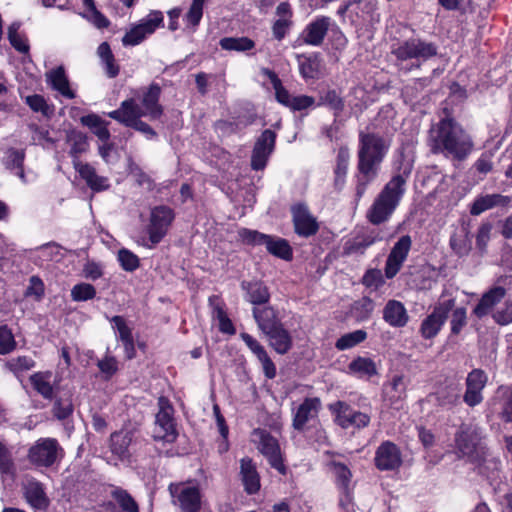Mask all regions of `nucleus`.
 <instances>
[{"instance_id": "1", "label": "nucleus", "mask_w": 512, "mask_h": 512, "mask_svg": "<svg viewBox=\"0 0 512 512\" xmlns=\"http://www.w3.org/2000/svg\"><path fill=\"white\" fill-rule=\"evenodd\" d=\"M429 146L433 154H442L457 161L465 160L473 150L470 135L453 118H443L429 131Z\"/></svg>"}, {"instance_id": "2", "label": "nucleus", "mask_w": 512, "mask_h": 512, "mask_svg": "<svg viewBox=\"0 0 512 512\" xmlns=\"http://www.w3.org/2000/svg\"><path fill=\"white\" fill-rule=\"evenodd\" d=\"M389 146V142L377 133L363 131L359 133L358 175L355 188L357 200L364 196L368 186L378 176L380 165Z\"/></svg>"}, {"instance_id": "3", "label": "nucleus", "mask_w": 512, "mask_h": 512, "mask_svg": "<svg viewBox=\"0 0 512 512\" xmlns=\"http://www.w3.org/2000/svg\"><path fill=\"white\" fill-rule=\"evenodd\" d=\"M481 428L463 424L455 434L456 449L460 457L475 464L481 473L498 470L500 461L493 457L484 443Z\"/></svg>"}, {"instance_id": "4", "label": "nucleus", "mask_w": 512, "mask_h": 512, "mask_svg": "<svg viewBox=\"0 0 512 512\" xmlns=\"http://www.w3.org/2000/svg\"><path fill=\"white\" fill-rule=\"evenodd\" d=\"M409 171L398 173L384 185L366 212V218L372 225L387 222L399 206L409 178Z\"/></svg>"}, {"instance_id": "5", "label": "nucleus", "mask_w": 512, "mask_h": 512, "mask_svg": "<svg viewBox=\"0 0 512 512\" xmlns=\"http://www.w3.org/2000/svg\"><path fill=\"white\" fill-rule=\"evenodd\" d=\"M107 115L124 126L131 127L141 132L148 139H152L157 136L154 129L141 120V117L146 115L142 112L141 107L133 98L124 100L121 102L118 109L109 112Z\"/></svg>"}, {"instance_id": "6", "label": "nucleus", "mask_w": 512, "mask_h": 512, "mask_svg": "<svg viewBox=\"0 0 512 512\" xmlns=\"http://www.w3.org/2000/svg\"><path fill=\"white\" fill-rule=\"evenodd\" d=\"M437 51L438 47L434 43L424 41L420 38H411L401 42L392 50V54L398 61L411 59L426 61L437 55Z\"/></svg>"}, {"instance_id": "7", "label": "nucleus", "mask_w": 512, "mask_h": 512, "mask_svg": "<svg viewBox=\"0 0 512 512\" xmlns=\"http://www.w3.org/2000/svg\"><path fill=\"white\" fill-rule=\"evenodd\" d=\"M168 491L181 512H199L201 509V493L197 485L190 483H171Z\"/></svg>"}, {"instance_id": "8", "label": "nucleus", "mask_w": 512, "mask_h": 512, "mask_svg": "<svg viewBox=\"0 0 512 512\" xmlns=\"http://www.w3.org/2000/svg\"><path fill=\"white\" fill-rule=\"evenodd\" d=\"M159 411L156 414L153 437L168 443L175 441L177 432L173 418V407L166 397L158 399Z\"/></svg>"}, {"instance_id": "9", "label": "nucleus", "mask_w": 512, "mask_h": 512, "mask_svg": "<svg viewBox=\"0 0 512 512\" xmlns=\"http://www.w3.org/2000/svg\"><path fill=\"white\" fill-rule=\"evenodd\" d=\"M253 437L254 442L257 443L258 450L267 458L271 467L281 474H285L286 468L283 464L277 439L264 429H255L253 431Z\"/></svg>"}, {"instance_id": "10", "label": "nucleus", "mask_w": 512, "mask_h": 512, "mask_svg": "<svg viewBox=\"0 0 512 512\" xmlns=\"http://www.w3.org/2000/svg\"><path fill=\"white\" fill-rule=\"evenodd\" d=\"M330 411L335 415V422L342 428L357 429L365 428L370 423V416L366 413L356 411L343 401H336L329 406Z\"/></svg>"}, {"instance_id": "11", "label": "nucleus", "mask_w": 512, "mask_h": 512, "mask_svg": "<svg viewBox=\"0 0 512 512\" xmlns=\"http://www.w3.org/2000/svg\"><path fill=\"white\" fill-rule=\"evenodd\" d=\"M56 439L43 438L36 442L29 450V459L38 466H52L62 453Z\"/></svg>"}, {"instance_id": "12", "label": "nucleus", "mask_w": 512, "mask_h": 512, "mask_svg": "<svg viewBox=\"0 0 512 512\" xmlns=\"http://www.w3.org/2000/svg\"><path fill=\"white\" fill-rule=\"evenodd\" d=\"M454 306L455 300L448 299L434 307L433 312L421 324V334L425 339H431L438 334Z\"/></svg>"}, {"instance_id": "13", "label": "nucleus", "mask_w": 512, "mask_h": 512, "mask_svg": "<svg viewBox=\"0 0 512 512\" xmlns=\"http://www.w3.org/2000/svg\"><path fill=\"white\" fill-rule=\"evenodd\" d=\"M276 141V133L270 129L264 130L257 138L251 156V168L262 170L265 168L269 156L272 154Z\"/></svg>"}, {"instance_id": "14", "label": "nucleus", "mask_w": 512, "mask_h": 512, "mask_svg": "<svg viewBox=\"0 0 512 512\" xmlns=\"http://www.w3.org/2000/svg\"><path fill=\"white\" fill-rule=\"evenodd\" d=\"M411 246L412 239L409 235L401 236L394 244L385 263L384 271L387 279H392L400 271L408 257Z\"/></svg>"}, {"instance_id": "15", "label": "nucleus", "mask_w": 512, "mask_h": 512, "mask_svg": "<svg viewBox=\"0 0 512 512\" xmlns=\"http://www.w3.org/2000/svg\"><path fill=\"white\" fill-rule=\"evenodd\" d=\"M163 22V15L160 11H152L140 24L127 32L122 42L125 46H134L142 42L147 35L152 34Z\"/></svg>"}, {"instance_id": "16", "label": "nucleus", "mask_w": 512, "mask_h": 512, "mask_svg": "<svg viewBox=\"0 0 512 512\" xmlns=\"http://www.w3.org/2000/svg\"><path fill=\"white\" fill-rule=\"evenodd\" d=\"M383 240L384 236L382 230L376 228H364L345 243L344 253L347 255L356 253L364 254L369 247Z\"/></svg>"}, {"instance_id": "17", "label": "nucleus", "mask_w": 512, "mask_h": 512, "mask_svg": "<svg viewBox=\"0 0 512 512\" xmlns=\"http://www.w3.org/2000/svg\"><path fill=\"white\" fill-rule=\"evenodd\" d=\"M173 218V211L169 207L158 206L152 210L148 227L149 239L152 244H157L162 240Z\"/></svg>"}, {"instance_id": "18", "label": "nucleus", "mask_w": 512, "mask_h": 512, "mask_svg": "<svg viewBox=\"0 0 512 512\" xmlns=\"http://www.w3.org/2000/svg\"><path fill=\"white\" fill-rule=\"evenodd\" d=\"M487 381V374L481 369H473L468 373L463 400L469 407H475L483 401L482 391Z\"/></svg>"}, {"instance_id": "19", "label": "nucleus", "mask_w": 512, "mask_h": 512, "mask_svg": "<svg viewBox=\"0 0 512 512\" xmlns=\"http://www.w3.org/2000/svg\"><path fill=\"white\" fill-rule=\"evenodd\" d=\"M295 232L302 237L315 235L319 229L316 218L304 204H296L291 209Z\"/></svg>"}, {"instance_id": "20", "label": "nucleus", "mask_w": 512, "mask_h": 512, "mask_svg": "<svg viewBox=\"0 0 512 512\" xmlns=\"http://www.w3.org/2000/svg\"><path fill=\"white\" fill-rule=\"evenodd\" d=\"M401 454L398 447L386 441L382 443L375 454V465L379 470H393L401 465Z\"/></svg>"}, {"instance_id": "21", "label": "nucleus", "mask_w": 512, "mask_h": 512, "mask_svg": "<svg viewBox=\"0 0 512 512\" xmlns=\"http://www.w3.org/2000/svg\"><path fill=\"white\" fill-rule=\"evenodd\" d=\"M240 337L261 363L264 375L268 379L275 378L276 366L267 354L265 348L248 333H241Z\"/></svg>"}, {"instance_id": "22", "label": "nucleus", "mask_w": 512, "mask_h": 512, "mask_svg": "<svg viewBox=\"0 0 512 512\" xmlns=\"http://www.w3.org/2000/svg\"><path fill=\"white\" fill-rule=\"evenodd\" d=\"M505 295L506 289L504 287H492L482 295L478 304L474 307L473 313L479 319L487 316L504 299Z\"/></svg>"}, {"instance_id": "23", "label": "nucleus", "mask_w": 512, "mask_h": 512, "mask_svg": "<svg viewBox=\"0 0 512 512\" xmlns=\"http://www.w3.org/2000/svg\"><path fill=\"white\" fill-rule=\"evenodd\" d=\"M320 408L319 398H306L296 410L292 422L293 428L302 431L309 420L317 417Z\"/></svg>"}, {"instance_id": "24", "label": "nucleus", "mask_w": 512, "mask_h": 512, "mask_svg": "<svg viewBox=\"0 0 512 512\" xmlns=\"http://www.w3.org/2000/svg\"><path fill=\"white\" fill-rule=\"evenodd\" d=\"M241 289L245 292V300L254 307L265 305L270 300L269 289L262 281H242Z\"/></svg>"}, {"instance_id": "25", "label": "nucleus", "mask_w": 512, "mask_h": 512, "mask_svg": "<svg viewBox=\"0 0 512 512\" xmlns=\"http://www.w3.org/2000/svg\"><path fill=\"white\" fill-rule=\"evenodd\" d=\"M330 27L329 17H318L312 21L302 33L304 43L312 46H320Z\"/></svg>"}, {"instance_id": "26", "label": "nucleus", "mask_w": 512, "mask_h": 512, "mask_svg": "<svg viewBox=\"0 0 512 512\" xmlns=\"http://www.w3.org/2000/svg\"><path fill=\"white\" fill-rule=\"evenodd\" d=\"M511 199L509 196L502 194H486L478 196L471 205L470 214L478 216L483 212L495 208L505 207L510 203Z\"/></svg>"}, {"instance_id": "27", "label": "nucleus", "mask_w": 512, "mask_h": 512, "mask_svg": "<svg viewBox=\"0 0 512 512\" xmlns=\"http://www.w3.org/2000/svg\"><path fill=\"white\" fill-rule=\"evenodd\" d=\"M24 497L26 501L35 509L44 510L49 505V499L46 496L42 483L37 480H28L24 486Z\"/></svg>"}, {"instance_id": "28", "label": "nucleus", "mask_w": 512, "mask_h": 512, "mask_svg": "<svg viewBox=\"0 0 512 512\" xmlns=\"http://www.w3.org/2000/svg\"><path fill=\"white\" fill-rule=\"evenodd\" d=\"M383 319L392 327H404L409 316L404 304L397 300H389L383 309Z\"/></svg>"}, {"instance_id": "29", "label": "nucleus", "mask_w": 512, "mask_h": 512, "mask_svg": "<svg viewBox=\"0 0 512 512\" xmlns=\"http://www.w3.org/2000/svg\"><path fill=\"white\" fill-rule=\"evenodd\" d=\"M160 94V87L157 84H151L142 98V112L152 120L159 119L163 114V107L159 104Z\"/></svg>"}, {"instance_id": "30", "label": "nucleus", "mask_w": 512, "mask_h": 512, "mask_svg": "<svg viewBox=\"0 0 512 512\" xmlns=\"http://www.w3.org/2000/svg\"><path fill=\"white\" fill-rule=\"evenodd\" d=\"M134 434L129 430H120L110 435V450L113 455L124 460L130 457V446Z\"/></svg>"}, {"instance_id": "31", "label": "nucleus", "mask_w": 512, "mask_h": 512, "mask_svg": "<svg viewBox=\"0 0 512 512\" xmlns=\"http://www.w3.org/2000/svg\"><path fill=\"white\" fill-rule=\"evenodd\" d=\"M275 98L280 104L289 108L293 112L306 110L315 104V99L312 96H293L285 87L277 93Z\"/></svg>"}, {"instance_id": "32", "label": "nucleus", "mask_w": 512, "mask_h": 512, "mask_svg": "<svg viewBox=\"0 0 512 512\" xmlns=\"http://www.w3.org/2000/svg\"><path fill=\"white\" fill-rule=\"evenodd\" d=\"M252 314L259 330L263 333L282 324L277 311L272 306L253 307Z\"/></svg>"}, {"instance_id": "33", "label": "nucleus", "mask_w": 512, "mask_h": 512, "mask_svg": "<svg viewBox=\"0 0 512 512\" xmlns=\"http://www.w3.org/2000/svg\"><path fill=\"white\" fill-rule=\"evenodd\" d=\"M47 83L58 91L63 97L68 99L75 98L74 91L70 88L69 80L66 76L65 69L62 66L54 68L46 73Z\"/></svg>"}, {"instance_id": "34", "label": "nucleus", "mask_w": 512, "mask_h": 512, "mask_svg": "<svg viewBox=\"0 0 512 512\" xmlns=\"http://www.w3.org/2000/svg\"><path fill=\"white\" fill-rule=\"evenodd\" d=\"M268 339L270 346L279 354H286L292 347V337L290 333L283 327V324L268 330L264 333Z\"/></svg>"}, {"instance_id": "35", "label": "nucleus", "mask_w": 512, "mask_h": 512, "mask_svg": "<svg viewBox=\"0 0 512 512\" xmlns=\"http://www.w3.org/2000/svg\"><path fill=\"white\" fill-rule=\"evenodd\" d=\"M53 374L50 371H40L32 374L29 381L33 389L46 400H52L55 396V388L52 383Z\"/></svg>"}, {"instance_id": "36", "label": "nucleus", "mask_w": 512, "mask_h": 512, "mask_svg": "<svg viewBox=\"0 0 512 512\" xmlns=\"http://www.w3.org/2000/svg\"><path fill=\"white\" fill-rule=\"evenodd\" d=\"M240 474L245 491L254 494L260 489V478L250 458H242L240 461Z\"/></svg>"}, {"instance_id": "37", "label": "nucleus", "mask_w": 512, "mask_h": 512, "mask_svg": "<svg viewBox=\"0 0 512 512\" xmlns=\"http://www.w3.org/2000/svg\"><path fill=\"white\" fill-rule=\"evenodd\" d=\"M299 73L304 79H318L322 74V60L318 53L297 56Z\"/></svg>"}, {"instance_id": "38", "label": "nucleus", "mask_w": 512, "mask_h": 512, "mask_svg": "<svg viewBox=\"0 0 512 512\" xmlns=\"http://www.w3.org/2000/svg\"><path fill=\"white\" fill-rule=\"evenodd\" d=\"M74 167L92 190L101 191L109 187L108 179L97 175L94 167L90 164L77 161L74 162Z\"/></svg>"}, {"instance_id": "39", "label": "nucleus", "mask_w": 512, "mask_h": 512, "mask_svg": "<svg viewBox=\"0 0 512 512\" xmlns=\"http://www.w3.org/2000/svg\"><path fill=\"white\" fill-rule=\"evenodd\" d=\"M110 321L114 324V328L118 331L119 340L122 342L127 359L135 357V345L132 330L126 324L122 316H113Z\"/></svg>"}, {"instance_id": "40", "label": "nucleus", "mask_w": 512, "mask_h": 512, "mask_svg": "<svg viewBox=\"0 0 512 512\" xmlns=\"http://www.w3.org/2000/svg\"><path fill=\"white\" fill-rule=\"evenodd\" d=\"M350 153L348 148L341 147L336 157V167L334 169V185L337 190H341L345 184V178L348 171Z\"/></svg>"}, {"instance_id": "41", "label": "nucleus", "mask_w": 512, "mask_h": 512, "mask_svg": "<svg viewBox=\"0 0 512 512\" xmlns=\"http://www.w3.org/2000/svg\"><path fill=\"white\" fill-rule=\"evenodd\" d=\"M81 123L92 130L101 142H108L111 135L107 128L108 122L96 114H89L81 117Z\"/></svg>"}, {"instance_id": "42", "label": "nucleus", "mask_w": 512, "mask_h": 512, "mask_svg": "<svg viewBox=\"0 0 512 512\" xmlns=\"http://www.w3.org/2000/svg\"><path fill=\"white\" fill-rule=\"evenodd\" d=\"M349 372L358 377H372L377 374L375 362L367 357H357L348 365Z\"/></svg>"}, {"instance_id": "43", "label": "nucleus", "mask_w": 512, "mask_h": 512, "mask_svg": "<svg viewBox=\"0 0 512 512\" xmlns=\"http://www.w3.org/2000/svg\"><path fill=\"white\" fill-rule=\"evenodd\" d=\"M24 158V150L10 148L6 151V155L3 160V163L7 169L17 170L16 174L23 182H25V173L23 169Z\"/></svg>"}, {"instance_id": "44", "label": "nucleus", "mask_w": 512, "mask_h": 512, "mask_svg": "<svg viewBox=\"0 0 512 512\" xmlns=\"http://www.w3.org/2000/svg\"><path fill=\"white\" fill-rule=\"evenodd\" d=\"M265 247L269 253L284 260L292 258V249L287 240L268 235Z\"/></svg>"}, {"instance_id": "45", "label": "nucleus", "mask_w": 512, "mask_h": 512, "mask_svg": "<svg viewBox=\"0 0 512 512\" xmlns=\"http://www.w3.org/2000/svg\"><path fill=\"white\" fill-rule=\"evenodd\" d=\"M219 45L223 50L246 52L255 47V42L248 37H224L220 39Z\"/></svg>"}, {"instance_id": "46", "label": "nucleus", "mask_w": 512, "mask_h": 512, "mask_svg": "<svg viewBox=\"0 0 512 512\" xmlns=\"http://www.w3.org/2000/svg\"><path fill=\"white\" fill-rule=\"evenodd\" d=\"M436 399L440 406L452 407L460 400V388L458 385H448L436 393Z\"/></svg>"}, {"instance_id": "47", "label": "nucleus", "mask_w": 512, "mask_h": 512, "mask_svg": "<svg viewBox=\"0 0 512 512\" xmlns=\"http://www.w3.org/2000/svg\"><path fill=\"white\" fill-rule=\"evenodd\" d=\"M110 494L124 512H139L137 502L128 491L115 487Z\"/></svg>"}, {"instance_id": "48", "label": "nucleus", "mask_w": 512, "mask_h": 512, "mask_svg": "<svg viewBox=\"0 0 512 512\" xmlns=\"http://www.w3.org/2000/svg\"><path fill=\"white\" fill-rule=\"evenodd\" d=\"M374 308L375 303L371 298L362 297L354 302L351 308V313L357 321H365L370 318Z\"/></svg>"}, {"instance_id": "49", "label": "nucleus", "mask_w": 512, "mask_h": 512, "mask_svg": "<svg viewBox=\"0 0 512 512\" xmlns=\"http://www.w3.org/2000/svg\"><path fill=\"white\" fill-rule=\"evenodd\" d=\"M331 467L339 490L348 491L351 489L350 482L352 474L349 468L340 462H332Z\"/></svg>"}, {"instance_id": "50", "label": "nucleus", "mask_w": 512, "mask_h": 512, "mask_svg": "<svg viewBox=\"0 0 512 512\" xmlns=\"http://www.w3.org/2000/svg\"><path fill=\"white\" fill-rule=\"evenodd\" d=\"M367 338V333L364 330H355L353 332L344 334L335 343V347L340 350L350 349L359 343L363 342Z\"/></svg>"}, {"instance_id": "51", "label": "nucleus", "mask_w": 512, "mask_h": 512, "mask_svg": "<svg viewBox=\"0 0 512 512\" xmlns=\"http://www.w3.org/2000/svg\"><path fill=\"white\" fill-rule=\"evenodd\" d=\"M391 394L389 400L391 405H396L406 397V382L402 375H395L390 382Z\"/></svg>"}, {"instance_id": "52", "label": "nucleus", "mask_w": 512, "mask_h": 512, "mask_svg": "<svg viewBox=\"0 0 512 512\" xmlns=\"http://www.w3.org/2000/svg\"><path fill=\"white\" fill-rule=\"evenodd\" d=\"M25 103L34 112H40L45 117H49L53 113V109L47 104L45 98L42 95H29L25 98Z\"/></svg>"}, {"instance_id": "53", "label": "nucleus", "mask_w": 512, "mask_h": 512, "mask_svg": "<svg viewBox=\"0 0 512 512\" xmlns=\"http://www.w3.org/2000/svg\"><path fill=\"white\" fill-rule=\"evenodd\" d=\"M451 311V333L453 335H458L467 324V311L464 307H453Z\"/></svg>"}, {"instance_id": "54", "label": "nucleus", "mask_w": 512, "mask_h": 512, "mask_svg": "<svg viewBox=\"0 0 512 512\" xmlns=\"http://www.w3.org/2000/svg\"><path fill=\"white\" fill-rule=\"evenodd\" d=\"M238 236L241 241L248 245H264L268 239L267 234L260 233L256 230L241 228L238 230Z\"/></svg>"}, {"instance_id": "55", "label": "nucleus", "mask_w": 512, "mask_h": 512, "mask_svg": "<svg viewBox=\"0 0 512 512\" xmlns=\"http://www.w3.org/2000/svg\"><path fill=\"white\" fill-rule=\"evenodd\" d=\"M96 295V290L93 285L88 283L76 284L71 289V297L74 301H87L93 299Z\"/></svg>"}, {"instance_id": "56", "label": "nucleus", "mask_w": 512, "mask_h": 512, "mask_svg": "<svg viewBox=\"0 0 512 512\" xmlns=\"http://www.w3.org/2000/svg\"><path fill=\"white\" fill-rule=\"evenodd\" d=\"M318 105H326L337 113L341 112L344 108V102L335 90H328L321 95Z\"/></svg>"}, {"instance_id": "57", "label": "nucleus", "mask_w": 512, "mask_h": 512, "mask_svg": "<svg viewBox=\"0 0 512 512\" xmlns=\"http://www.w3.org/2000/svg\"><path fill=\"white\" fill-rule=\"evenodd\" d=\"M451 249L460 257L468 255L471 250V243L467 235L454 234L450 238Z\"/></svg>"}, {"instance_id": "58", "label": "nucleus", "mask_w": 512, "mask_h": 512, "mask_svg": "<svg viewBox=\"0 0 512 512\" xmlns=\"http://www.w3.org/2000/svg\"><path fill=\"white\" fill-rule=\"evenodd\" d=\"M16 342L11 330L6 325H0V354L5 355L12 352Z\"/></svg>"}, {"instance_id": "59", "label": "nucleus", "mask_w": 512, "mask_h": 512, "mask_svg": "<svg viewBox=\"0 0 512 512\" xmlns=\"http://www.w3.org/2000/svg\"><path fill=\"white\" fill-rule=\"evenodd\" d=\"M118 260L125 271L132 272L139 267V258L127 249L123 248L119 250Z\"/></svg>"}, {"instance_id": "60", "label": "nucleus", "mask_w": 512, "mask_h": 512, "mask_svg": "<svg viewBox=\"0 0 512 512\" xmlns=\"http://www.w3.org/2000/svg\"><path fill=\"white\" fill-rule=\"evenodd\" d=\"M205 0H192V4L185 15L188 24L196 27L203 15V5Z\"/></svg>"}, {"instance_id": "61", "label": "nucleus", "mask_w": 512, "mask_h": 512, "mask_svg": "<svg viewBox=\"0 0 512 512\" xmlns=\"http://www.w3.org/2000/svg\"><path fill=\"white\" fill-rule=\"evenodd\" d=\"M129 173L135 178L140 186H146L147 189H152L153 181L151 178L132 160L128 164Z\"/></svg>"}, {"instance_id": "62", "label": "nucleus", "mask_w": 512, "mask_h": 512, "mask_svg": "<svg viewBox=\"0 0 512 512\" xmlns=\"http://www.w3.org/2000/svg\"><path fill=\"white\" fill-rule=\"evenodd\" d=\"M35 366L32 358L27 356H19L7 362V367L14 373L28 371Z\"/></svg>"}, {"instance_id": "63", "label": "nucleus", "mask_w": 512, "mask_h": 512, "mask_svg": "<svg viewBox=\"0 0 512 512\" xmlns=\"http://www.w3.org/2000/svg\"><path fill=\"white\" fill-rule=\"evenodd\" d=\"M69 140L73 142L70 153L74 157L86 151L88 146L87 137L82 132L73 131L69 136Z\"/></svg>"}, {"instance_id": "64", "label": "nucleus", "mask_w": 512, "mask_h": 512, "mask_svg": "<svg viewBox=\"0 0 512 512\" xmlns=\"http://www.w3.org/2000/svg\"><path fill=\"white\" fill-rule=\"evenodd\" d=\"M492 318L502 326L512 323V301H506L503 308L492 313Z\"/></svg>"}]
</instances>
